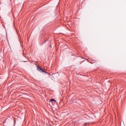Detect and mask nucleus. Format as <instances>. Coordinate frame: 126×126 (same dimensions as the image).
Returning a JSON list of instances; mask_svg holds the SVG:
<instances>
[{"instance_id": "1", "label": "nucleus", "mask_w": 126, "mask_h": 126, "mask_svg": "<svg viewBox=\"0 0 126 126\" xmlns=\"http://www.w3.org/2000/svg\"><path fill=\"white\" fill-rule=\"evenodd\" d=\"M37 70H38V71H39L40 72H46V71H45V70H43L42 69V68H41L40 66H37Z\"/></svg>"}, {"instance_id": "2", "label": "nucleus", "mask_w": 126, "mask_h": 126, "mask_svg": "<svg viewBox=\"0 0 126 126\" xmlns=\"http://www.w3.org/2000/svg\"><path fill=\"white\" fill-rule=\"evenodd\" d=\"M54 101L55 102H56V100H55V99H54L53 98L50 99V102H54Z\"/></svg>"}, {"instance_id": "3", "label": "nucleus", "mask_w": 126, "mask_h": 126, "mask_svg": "<svg viewBox=\"0 0 126 126\" xmlns=\"http://www.w3.org/2000/svg\"><path fill=\"white\" fill-rule=\"evenodd\" d=\"M50 48H52V46L50 45Z\"/></svg>"}, {"instance_id": "4", "label": "nucleus", "mask_w": 126, "mask_h": 126, "mask_svg": "<svg viewBox=\"0 0 126 126\" xmlns=\"http://www.w3.org/2000/svg\"><path fill=\"white\" fill-rule=\"evenodd\" d=\"M84 125H86V123H85Z\"/></svg>"}]
</instances>
